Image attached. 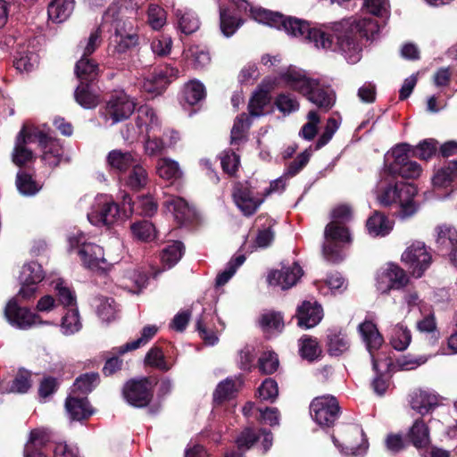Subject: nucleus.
<instances>
[{
    "mask_svg": "<svg viewBox=\"0 0 457 457\" xmlns=\"http://www.w3.org/2000/svg\"><path fill=\"white\" fill-rule=\"evenodd\" d=\"M139 155L132 152H123L119 149L112 150L106 157V162L111 170L123 173L127 171L138 159Z\"/></svg>",
    "mask_w": 457,
    "mask_h": 457,
    "instance_id": "32",
    "label": "nucleus"
},
{
    "mask_svg": "<svg viewBox=\"0 0 457 457\" xmlns=\"http://www.w3.org/2000/svg\"><path fill=\"white\" fill-rule=\"evenodd\" d=\"M296 317L299 327L312 328L322 320L323 310L316 301H303L297 308Z\"/></svg>",
    "mask_w": 457,
    "mask_h": 457,
    "instance_id": "23",
    "label": "nucleus"
},
{
    "mask_svg": "<svg viewBox=\"0 0 457 457\" xmlns=\"http://www.w3.org/2000/svg\"><path fill=\"white\" fill-rule=\"evenodd\" d=\"M232 196L237 207L245 216L253 214L264 201L263 195L248 182L236 184Z\"/></svg>",
    "mask_w": 457,
    "mask_h": 457,
    "instance_id": "12",
    "label": "nucleus"
},
{
    "mask_svg": "<svg viewBox=\"0 0 457 457\" xmlns=\"http://www.w3.org/2000/svg\"><path fill=\"white\" fill-rule=\"evenodd\" d=\"M125 179L126 185L134 191H140L143 180V166L140 158L131 166Z\"/></svg>",
    "mask_w": 457,
    "mask_h": 457,
    "instance_id": "63",
    "label": "nucleus"
},
{
    "mask_svg": "<svg viewBox=\"0 0 457 457\" xmlns=\"http://www.w3.org/2000/svg\"><path fill=\"white\" fill-rule=\"evenodd\" d=\"M366 228L370 236L373 237H386L393 229V222L380 212H374L367 222Z\"/></svg>",
    "mask_w": 457,
    "mask_h": 457,
    "instance_id": "38",
    "label": "nucleus"
},
{
    "mask_svg": "<svg viewBox=\"0 0 457 457\" xmlns=\"http://www.w3.org/2000/svg\"><path fill=\"white\" fill-rule=\"evenodd\" d=\"M303 274L299 263L282 262L279 269L270 270L267 275L269 286L287 290L295 286Z\"/></svg>",
    "mask_w": 457,
    "mask_h": 457,
    "instance_id": "13",
    "label": "nucleus"
},
{
    "mask_svg": "<svg viewBox=\"0 0 457 457\" xmlns=\"http://www.w3.org/2000/svg\"><path fill=\"white\" fill-rule=\"evenodd\" d=\"M278 83L305 96L319 108L328 111L335 104L332 88L306 71L289 66L278 73ZM277 79H265L250 99L248 109L252 117L264 114V107L270 103V91L276 86Z\"/></svg>",
    "mask_w": 457,
    "mask_h": 457,
    "instance_id": "2",
    "label": "nucleus"
},
{
    "mask_svg": "<svg viewBox=\"0 0 457 457\" xmlns=\"http://www.w3.org/2000/svg\"><path fill=\"white\" fill-rule=\"evenodd\" d=\"M175 24L178 30L185 35H190L200 28V20L197 14L187 7L173 9Z\"/></svg>",
    "mask_w": 457,
    "mask_h": 457,
    "instance_id": "29",
    "label": "nucleus"
},
{
    "mask_svg": "<svg viewBox=\"0 0 457 457\" xmlns=\"http://www.w3.org/2000/svg\"><path fill=\"white\" fill-rule=\"evenodd\" d=\"M328 351L330 355L339 356L349 348L347 337L341 333H333L328 336Z\"/></svg>",
    "mask_w": 457,
    "mask_h": 457,
    "instance_id": "57",
    "label": "nucleus"
},
{
    "mask_svg": "<svg viewBox=\"0 0 457 457\" xmlns=\"http://www.w3.org/2000/svg\"><path fill=\"white\" fill-rule=\"evenodd\" d=\"M245 258L244 255H238L236 258L231 259L224 270L220 272L215 280L216 287H222L234 276L237 270L245 262Z\"/></svg>",
    "mask_w": 457,
    "mask_h": 457,
    "instance_id": "56",
    "label": "nucleus"
},
{
    "mask_svg": "<svg viewBox=\"0 0 457 457\" xmlns=\"http://www.w3.org/2000/svg\"><path fill=\"white\" fill-rule=\"evenodd\" d=\"M147 17L149 26L154 30H159L167 22V13L165 10L158 4H153L149 5Z\"/></svg>",
    "mask_w": 457,
    "mask_h": 457,
    "instance_id": "58",
    "label": "nucleus"
},
{
    "mask_svg": "<svg viewBox=\"0 0 457 457\" xmlns=\"http://www.w3.org/2000/svg\"><path fill=\"white\" fill-rule=\"evenodd\" d=\"M51 440V432L47 428H38L32 429L25 445L27 448H41Z\"/></svg>",
    "mask_w": 457,
    "mask_h": 457,
    "instance_id": "62",
    "label": "nucleus"
},
{
    "mask_svg": "<svg viewBox=\"0 0 457 457\" xmlns=\"http://www.w3.org/2000/svg\"><path fill=\"white\" fill-rule=\"evenodd\" d=\"M409 441L416 448H423L428 445L430 442L429 428L421 419H417L408 432Z\"/></svg>",
    "mask_w": 457,
    "mask_h": 457,
    "instance_id": "40",
    "label": "nucleus"
},
{
    "mask_svg": "<svg viewBox=\"0 0 457 457\" xmlns=\"http://www.w3.org/2000/svg\"><path fill=\"white\" fill-rule=\"evenodd\" d=\"M352 241L348 228L342 224L329 222L324 230L323 256L331 262L344 260V248Z\"/></svg>",
    "mask_w": 457,
    "mask_h": 457,
    "instance_id": "6",
    "label": "nucleus"
},
{
    "mask_svg": "<svg viewBox=\"0 0 457 457\" xmlns=\"http://www.w3.org/2000/svg\"><path fill=\"white\" fill-rule=\"evenodd\" d=\"M98 65L87 57H81L76 63L75 72L80 83H91L98 77Z\"/></svg>",
    "mask_w": 457,
    "mask_h": 457,
    "instance_id": "41",
    "label": "nucleus"
},
{
    "mask_svg": "<svg viewBox=\"0 0 457 457\" xmlns=\"http://www.w3.org/2000/svg\"><path fill=\"white\" fill-rule=\"evenodd\" d=\"M274 223L273 220L265 216H259L255 220L254 228L257 233L254 239V247L266 248L271 245L275 237Z\"/></svg>",
    "mask_w": 457,
    "mask_h": 457,
    "instance_id": "31",
    "label": "nucleus"
},
{
    "mask_svg": "<svg viewBox=\"0 0 457 457\" xmlns=\"http://www.w3.org/2000/svg\"><path fill=\"white\" fill-rule=\"evenodd\" d=\"M35 138L38 141L43 149V161L49 166H57L62 154L59 145L42 131H36Z\"/></svg>",
    "mask_w": 457,
    "mask_h": 457,
    "instance_id": "30",
    "label": "nucleus"
},
{
    "mask_svg": "<svg viewBox=\"0 0 457 457\" xmlns=\"http://www.w3.org/2000/svg\"><path fill=\"white\" fill-rule=\"evenodd\" d=\"M164 207L167 212H170L179 225L188 222L195 215L194 210L189 206L187 202L179 196L170 195L164 202Z\"/></svg>",
    "mask_w": 457,
    "mask_h": 457,
    "instance_id": "26",
    "label": "nucleus"
},
{
    "mask_svg": "<svg viewBox=\"0 0 457 457\" xmlns=\"http://www.w3.org/2000/svg\"><path fill=\"white\" fill-rule=\"evenodd\" d=\"M81 327L79 314L76 308L69 310L62 319L61 330L66 336L79 331Z\"/></svg>",
    "mask_w": 457,
    "mask_h": 457,
    "instance_id": "54",
    "label": "nucleus"
},
{
    "mask_svg": "<svg viewBox=\"0 0 457 457\" xmlns=\"http://www.w3.org/2000/svg\"><path fill=\"white\" fill-rule=\"evenodd\" d=\"M126 402L136 408L143 407V379H129L122 388Z\"/></svg>",
    "mask_w": 457,
    "mask_h": 457,
    "instance_id": "39",
    "label": "nucleus"
},
{
    "mask_svg": "<svg viewBox=\"0 0 457 457\" xmlns=\"http://www.w3.org/2000/svg\"><path fill=\"white\" fill-rule=\"evenodd\" d=\"M440 395L431 389L415 390L410 400L412 410L420 415H426L432 412L439 404Z\"/></svg>",
    "mask_w": 457,
    "mask_h": 457,
    "instance_id": "20",
    "label": "nucleus"
},
{
    "mask_svg": "<svg viewBox=\"0 0 457 457\" xmlns=\"http://www.w3.org/2000/svg\"><path fill=\"white\" fill-rule=\"evenodd\" d=\"M38 62V56L34 52L20 51L15 58V68L21 72L32 71Z\"/></svg>",
    "mask_w": 457,
    "mask_h": 457,
    "instance_id": "60",
    "label": "nucleus"
},
{
    "mask_svg": "<svg viewBox=\"0 0 457 457\" xmlns=\"http://www.w3.org/2000/svg\"><path fill=\"white\" fill-rule=\"evenodd\" d=\"M258 12L256 17L260 21H269L273 25L282 24L288 35L312 43L318 49L337 52L351 64L357 63L361 58L362 46L358 34L367 40H374L381 27L377 18L370 15L349 17L320 27H311L302 20L286 21L277 14Z\"/></svg>",
    "mask_w": 457,
    "mask_h": 457,
    "instance_id": "1",
    "label": "nucleus"
},
{
    "mask_svg": "<svg viewBox=\"0 0 457 457\" xmlns=\"http://www.w3.org/2000/svg\"><path fill=\"white\" fill-rule=\"evenodd\" d=\"M74 6V0H52L47 6L48 19L54 23H62L71 15Z\"/></svg>",
    "mask_w": 457,
    "mask_h": 457,
    "instance_id": "36",
    "label": "nucleus"
},
{
    "mask_svg": "<svg viewBox=\"0 0 457 457\" xmlns=\"http://www.w3.org/2000/svg\"><path fill=\"white\" fill-rule=\"evenodd\" d=\"M300 356L312 362L321 356V348L316 338L304 335L298 340Z\"/></svg>",
    "mask_w": 457,
    "mask_h": 457,
    "instance_id": "42",
    "label": "nucleus"
},
{
    "mask_svg": "<svg viewBox=\"0 0 457 457\" xmlns=\"http://www.w3.org/2000/svg\"><path fill=\"white\" fill-rule=\"evenodd\" d=\"M138 42V37L134 34L123 35L118 30L111 37L110 48L113 54L126 53Z\"/></svg>",
    "mask_w": 457,
    "mask_h": 457,
    "instance_id": "44",
    "label": "nucleus"
},
{
    "mask_svg": "<svg viewBox=\"0 0 457 457\" xmlns=\"http://www.w3.org/2000/svg\"><path fill=\"white\" fill-rule=\"evenodd\" d=\"M417 330L420 333L427 334L432 344L438 341L440 333L437 329L436 321L434 313L430 312L425 315L416 324Z\"/></svg>",
    "mask_w": 457,
    "mask_h": 457,
    "instance_id": "51",
    "label": "nucleus"
},
{
    "mask_svg": "<svg viewBox=\"0 0 457 457\" xmlns=\"http://www.w3.org/2000/svg\"><path fill=\"white\" fill-rule=\"evenodd\" d=\"M312 420L320 427H330L338 418L339 406L332 395H322L312 400L310 405Z\"/></svg>",
    "mask_w": 457,
    "mask_h": 457,
    "instance_id": "9",
    "label": "nucleus"
},
{
    "mask_svg": "<svg viewBox=\"0 0 457 457\" xmlns=\"http://www.w3.org/2000/svg\"><path fill=\"white\" fill-rule=\"evenodd\" d=\"M45 278V271L42 266L36 262H30L23 265L19 279L21 287L18 295L23 299L32 298L37 292V286Z\"/></svg>",
    "mask_w": 457,
    "mask_h": 457,
    "instance_id": "15",
    "label": "nucleus"
},
{
    "mask_svg": "<svg viewBox=\"0 0 457 457\" xmlns=\"http://www.w3.org/2000/svg\"><path fill=\"white\" fill-rule=\"evenodd\" d=\"M184 254V245L179 241H174L168 245L162 252L161 260L167 269L172 268L178 263Z\"/></svg>",
    "mask_w": 457,
    "mask_h": 457,
    "instance_id": "50",
    "label": "nucleus"
},
{
    "mask_svg": "<svg viewBox=\"0 0 457 457\" xmlns=\"http://www.w3.org/2000/svg\"><path fill=\"white\" fill-rule=\"evenodd\" d=\"M433 190H450L457 187V161L450 162L436 170L431 179Z\"/></svg>",
    "mask_w": 457,
    "mask_h": 457,
    "instance_id": "22",
    "label": "nucleus"
},
{
    "mask_svg": "<svg viewBox=\"0 0 457 457\" xmlns=\"http://www.w3.org/2000/svg\"><path fill=\"white\" fill-rule=\"evenodd\" d=\"M411 342V332L403 323L396 324L391 333L390 344L397 351H404Z\"/></svg>",
    "mask_w": 457,
    "mask_h": 457,
    "instance_id": "47",
    "label": "nucleus"
},
{
    "mask_svg": "<svg viewBox=\"0 0 457 457\" xmlns=\"http://www.w3.org/2000/svg\"><path fill=\"white\" fill-rule=\"evenodd\" d=\"M156 172L160 178L166 180L178 179L182 176L179 162L166 157L158 160Z\"/></svg>",
    "mask_w": 457,
    "mask_h": 457,
    "instance_id": "46",
    "label": "nucleus"
},
{
    "mask_svg": "<svg viewBox=\"0 0 457 457\" xmlns=\"http://www.w3.org/2000/svg\"><path fill=\"white\" fill-rule=\"evenodd\" d=\"M242 383L243 381L239 377H230L220 381L213 392V402L216 404H220L234 398Z\"/></svg>",
    "mask_w": 457,
    "mask_h": 457,
    "instance_id": "34",
    "label": "nucleus"
},
{
    "mask_svg": "<svg viewBox=\"0 0 457 457\" xmlns=\"http://www.w3.org/2000/svg\"><path fill=\"white\" fill-rule=\"evenodd\" d=\"M376 193L381 205H397L398 216L403 220L413 216L418 211L414 201L417 187L413 184L399 181L395 174L381 171Z\"/></svg>",
    "mask_w": 457,
    "mask_h": 457,
    "instance_id": "3",
    "label": "nucleus"
},
{
    "mask_svg": "<svg viewBox=\"0 0 457 457\" xmlns=\"http://www.w3.org/2000/svg\"><path fill=\"white\" fill-rule=\"evenodd\" d=\"M54 289L59 303L66 307H74L76 305V295L73 290L62 279L54 282Z\"/></svg>",
    "mask_w": 457,
    "mask_h": 457,
    "instance_id": "52",
    "label": "nucleus"
},
{
    "mask_svg": "<svg viewBox=\"0 0 457 457\" xmlns=\"http://www.w3.org/2000/svg\"><path fill=\"white\" fill-rule=\"evenodd\" d=\"M184 58L195 69H203L209 65L211 57L209 52L202 46H191L184 51Z\"/></svg>",
    "mask_w": 457,
    "mask_h": 457,
    "instance_id": "43",
    "label": "nucleus"
},
{
    "mask_svg": "<svg viewBox=\"0 0 457 457\" xmlns=\"http://www.w3.org/2000/svg\"><path fill=\"white\" fill-rule=\"evenodd\" d=\"M96 312L104 321H111L116 318L117 306L113 299L101 297L97 299Z\"/></svg>",
    "mask_w": 457,
    "mask_h": 457,
    "instance_id": "61",
    "label": "nucleus"
},
{
    "mask_svg": "<svg viewBox=\"0 0 457 457\" xmlns=\"http://www.w3.org/2000/svg\"><path fill=\"white\" fill-rule=\"evenodd\" d=\"M259 442L263 453L269 451L273 443V436L267 429H260L258 433L250 428H245L237 438V451H231L225 457H243V453Z\"/></svg>",
    "mask_w": 457,
    "mask_h": 457,
    "instance_id": "10",
    "label": "nucleus"
},
{
    "mask_svg": "<svg viewBox=\"0 0 457 457\" xmlns=\"http://www.w3.org/2000/svg\"><path fill=\"white\" fill-rule=\"evenodd\" d=\"M142 342L143 336L136 340L126 343L123 345L113 347L110 352L111 356L107 358L103 368L104 374L105 376H111L116 371L120 370L122 366V361L119 356L138 349L141 346Z\"/></svg>",
    "mask_w": 457,
    "mask_h": 457,
    "instance_id": "24",
    "label": "nucleus"
},
{
    "mask_svg": "<svg viewBox=\"0 0 457 457\" xmlns=\"http://www.w3.org/2000/svg\"><path fill=\"white\" fill-rule=\"evenodd\" d=\"M69 244L71 248L79 249L78 254L87 269L98 273L111 270L112 264L104 258V249L98 245L87 242L84 233L76 232L70 235Z\"/></svg>",
    "mask_w": 457,
    "mask_h": 457,
    "instance_id": "5",
    "label": "nucleus"
},
{
    "mask_svg": "<svg viewBox=\"0 0 457 457\" xmlns=\"http://www.w3.org/2000/svg\"><path fill=\"white\" fill-rule=\"evenodd\" d=\"M358 331L366 349L370 353L372 367L378 370V360L375 357L374 352L378 351L384 344V337L378 331L376 324L370 320H364L358 326Z\"/></svg>",
    "mask_w": 457,
    "mask_h": 457,
    "instance_id": "18",
    "label": "nucleus"
},
{
    "mask_svg": "<svg viewBox=\"0 0 457 457\" xmlns=\"http://www.w3.org/2000/svg\"><path fill=\"white\" fill-rule=\"evenodd\" d=\"M179 70L165 65L154 70L152 77L145 81V99L154 98L161 95L170 81L177 78Z\"/></svg>",
    "mask_w": 457,
    "mask_h": 457,
    "instance_id": "16",
    "label": "nucleus"
},
{
    "mask_svg": "<svg viewBox=\"0 0 457 457\" xmlns=\"http://www.w3.org/2000/svg\"><path fill=\"white\" fill-rule=\"evenodd\" d=\"M145 363L154 366L161 370H168L170 365L166 361L162 351L157 347H152L145 356Z\"/></svg>",
    "mask_w": 457,
    "mask_h": 457,
    "instance_id": "64",
    "label": "nucleus"
},
{
    "mask_svg": "<svg viewBox=\"0 0 457 457\" xmlns=\"http://www.w3.org/2000/svg\"><path fill=\"white\" fill-rule=\"evenodd\" d=\"M206 95L204 85L197 80L192 79L185 84L183 98L189 105H195L204 99Z\"/></svg>",
    "mask_w": 457,
    "mask_h": 457,
    "instance_id": "48",
    "label": "nucleus"
},
{
    "mask_svg": "<svg viewBox=\"0 0 457 457\" xmlns=\"http://www.w3.org/2000/svg\"><path fill=\"white\" fill-rule=\"evenodd\" d=\"M15 186L19 193L24 196H33L42 188V186L31 175L21 170L16 175Z\"/></svg>",
    "mask_w": 457,
    "mask_h": 457,
    "instance_id": "45",
    "label": "nucleus"
},
{
    "mask_svg": "<svg viewBox=\"0 0 457 457\" xmlns=\"http://www.w3.org/2000/svg\"><path fill=\"white\" fill-rule=\"evenodd\" d=\"M350 434L352 437H354L357 440L356 443H353L350 438H347L345 444H341L334 436H332V442L334 445L345 457H363L367 453L369 448L366 435L361 428L356 426L351 428Z\"/></svg>",
    "mask_w": 457,
    "mask_h": 457,
    "instance_id": "17",
    "label": "nucleus"
},
{
    "mask_svg": "<svg viewBox=\"0 0 457 457\" xmlns=\"http://www.w3.org/2000/svg\"><path fill=\"white\" fill-rule=\"evenodd\" d=\"M230 6L225 7L223 4H220V29L222 35L226 37H232L237 29L243 25L244 21L239 17V13H249V15L257 22L268 25L270 27L277 28L278 29H284L287 33V29L282 24L273 25L270 22L260 21L256 16L258 11H264L272 14H277L282 17L284 20H295L294 18H286L283 15L273 12L269 10L254 7L251 5L246 0H229Z\"/></svg>",
    "mask_w": 457,
    "mask_h": 457,
    "instance_id": "4",
    "label": "nucleus"
},
{
    "mask_svg": "<svg viewBox=\"0 0 457 457\" xmlns=\"http://www.w3.org/2000/svg\"><path fill=\"white\" fill-rule=\"evenodd\" d=\"M99 376L97 373H87L79 377L72 386V393L86 395L91 392L98 384Z\"/></svg>",
    "mask_w": 457,
    "mask_h": 457,
    "instance_id": "55",
    "label": "nucleus"
},
{
    "mask_svg": "<svg viewBox=\"0 0 457 457\" xmlns=\"http://www.w3.org/2000/svg\"><path fill=\"white\" fill-rule=\"evenodd\" d=\"M436 244L448 253L451 262L457 266V228L448 225L437 227Z\"/></svg>",
    "mask_w": 457,
    "mask_h": 457,
    "instance_id": "25",
    "label": "nucleus"
},
{
    "mask_svg": "<svg viewBox=\"0 0 457 457\" xmlns=\"http://www.w3.org/2000/svg\"><path fill=\"white\" fill-rule=\"evenodd\" d=\"M135 110V103L123 92L112 95L108 100L102 115L106 122L114 125L128 119Z\"/></svg>",
    "mask_w": 457,
    "mask_h": 457,
    "instance_id": "11",
    "label": "nucleus"
},
{
    "mask_svg": "<svg viewBox=\"0 0 457 457\" xmlns=\"http://www.w3.org/2000/svg\"><path fill=\"white\" fill-rule=\"evenodd\" d=\"M375 280L377 290L381 294H387L391 290H399L404 287L409 279L401 267L389 262L378 270Z\"/></svg>",
    "mask_w": 457,
    "mask_h": 457,
    "instance_id": "7",
    "label": "nucleus"
},
{
    "mask_svg": "<svg viewBox=\"0 0 457 457\" xmlns=\"http://www.w3.org/2000/svg\"><path fill=\"white\" fill-rule=\"evenodd\" d=\"M145 119H149V124L147 125V137H145V153L149 154H160L164 149V144L155 133L159 129V120L154 111L145 105ZM145 125H146V120H145Z\"/></svg>",
    "mask_w": 457,
    "mask_h": 457,
    "instance_id": "21",
    "label": "nucleus"
},
{
    "mask_svg": "<svg viewBox=\"0 0 457 457\" xmlns=\"http://www.w3.org/2000/svg\"><path fill=\"white\" fill-rule=\"evenodd\" d=\"M65 408L73 420H81L90 417L93 410L86 397L70 395L65 402Z\"/></svg>",
    "mask_w": 457,
    "mask_h": 457,
    "instance_id": "35",
    "label": "nucleus"
},
{
    "mask_svg": "<svg viewBox=\"0 0 457 457\" xmlns=\"http://www.w3.org/2000/svg\"><path fill=\"white\" fill-rule=\"evenodd\" d=\"M251 122L245 113L238 115L231 129L230 143L239 145L245 137V132L250 128Z\"/></svg>",
    "mask_w": 457,
    "mask_h": 457,
    "instance_id": "53",
    "label": "nucleus"
},
{
    "mask_svg": "<svg viewBox=\"0 0 457 457\" xmlns=\"http://www.w3.org/2000/svg\"><path fill=\"white\" fill-rule=\"evenodd\" d=\"M275 104L283 114H290L299 109V103L295 96L290 93H281L275 99Z\"/></svg>",
    "mask_w": 457,
    "mask_h": 457,
    "instance_id": "59",
    "label": "nucleus"
},
{
    "mask_svg": "<svg viewBox=\"0 0 457 457\" xmlns=\"http://www.w3.org/2000/svg\"><path fill=\"white\" fill-rule=\"evenodd\" d=\"M35 138L34 133H28L25 127L21 129L16 137L15 145L12 154L13 163L21 166L33 158V153L26 147L28 143L33 142Z\"/></svg>",
    "mask_w": 457,
    "mask_h": 457,
    "instance_id": "28",
    "label": "nucleus"
},
{
    "mask_svg": "<svg viewBox=\"0 0 457 457\" xmlns=\"http://www.w3.org/2000/svg\"><path fill=\"white\" fill-rule=\"evenodd\" d=\"M77 103L84 108L91 109L99 103L98 95L92 89L89 83H80L75 90Z\"/></svg>",
    "mask_w": 457,
    "mask_h": 457,
    "instance_id": "49",
    "label": "nucleus"
},
{
    "mask_svg": "<svg viewBox=\"0 0 457 457\" xmlns=\"http://www.w3.org/2000/svg\"><path fill=\"white\" fill-rule=\"evenodd\" d=\"M120 218L118 204L111 201L107 196H99L87 214L89 222L96 226H110Z\"/></svg>",
    "mask_w": 457,
    "mask_h": 457,
    "instance_id": "14",
    "label": "nucleus"
},
{
    "mask_svg": "<svg viewBox=\"0 0 457 457\" xmlns=\"http://www.w3.org/2000/svg\"><path fill=\"white\" fill-rule=\"evenodd\" d=\"M4 315L12 326L27 329L37 324V316L29 309L20 307L15 300H11L4 309Z\"/></svg>",
    "mask_w": 457,
    "mask_h": 457,
    "instance_id": "19",
    "label": "nucleus"
},
{
    "mask_svg": "<svg viewBox=\"0 0 457 457\" xmlns=\"http://www.w3.org/2000/svg\"><path fill=\"white\" fill-rule=\"evenodd\" d=\"M411 146L408 144H399L385 155L384 169L382 171L395 174L399 166L409 161V153Z\"/></svg>",
    "mask_w": 457,
    "mask_h": 457,
    "instance_id": "33",
    "label": "nucleus"
},
{
    "mask_svg": "<svg viewBox=\"0 0 457 457\" xmlns=\"http://www.w3.org/2000/svg\"><path fill=\"white\" fill-rule=\"evenodd\" d=\"M262 331L268 335H277L282 332L285 327L283 315L276 311H265L259 319Z\"/></svg>",
    "mask_w": 457,
    "mask_h": 457,
    "instance_id": "37",
    "label": "nucleus"
},
{
    "mask_svg": "<svg viewBox=\"0 0 457 457\" xmlns=\"http://www.w3.org/2000/svg\"><path fill=\"white\" fill-rule=\"evenodd\" d=\"M432 256L423 242L411 243L403 253L402 262L411 270L413 276L420 278L430 266Z\"/></svg>",
    "mask_w": 457,
    "mask_h": 457,
    "instance_id": "8",
    "label": "nucleus"
},
{
    "mask_svg": "<svg viewBox=\"0 0 457 457\" xmlns=\"http://www.w3.org/2000/svg\"><path fill=\"white\" fill-rule=\"evenodd\" d=\"M214 320H218L222 328H224L222 321L219 318H215L212 312H204L196 322L200 337L209 345H214L219 341Z\"/></svg>",
    "mask_w": 457,
    "mask_h": 457,
    "instance_id": "27",
    "label": "nucleus"
}]
</instances>
